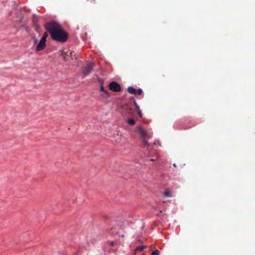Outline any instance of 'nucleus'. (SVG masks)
Segmentation results:
<instances>
[{"label":"nucleus","mask_w":255,"mask_h":255,"mask_svg":"<svg viewBox=\"0 0 255 255\" xmlns=\"http://www.w3.org/2000/svg\"><path fill=\"white\" fill-rule=\"evenodd\" d=\"M142 93V90L141 89H138L136 90V94L138 95H140Z\"/></svg>","instance_id":"nucleus-15"},{"label":"nucleus","mask_w":255,"mask_h":255,"mask_svg":"<svg viewBox=\"0 0 255 255\" xmlns=\"http://www.w3.org/2000/svg\"><path fill=\"white\" fill-rule=\"evenodd\" d=\"M34 43H36L37 42V40L36 39H34Z\"/></svg>","instance_id":"nucleus-21"},{"label":"nucleus","mask_w":255,"mask_h":255,"mask_svg":"<svg viewBox=\"0 0 255 255\" xmlns=\"http://www.w3.org/2000/svg\"><path fill=\"white\" fill-rule=\"evenodd\" d=\"M46 40H45V38H41L39 42L37 45L36 50L40 51L44 49L46 46Z\"/></svg>","instance_id":"nucleus-7"},{"label":"nucleus","mask_w":255,"mask_h":255,"mask_svg":"<svg viewBox=\"0 0 255 255\" xmlns=\"http://www.w3.org/2000/svg\"><path fill=\"white\" fill-rule=\"evenodd\" d=\"M134 104L136 105V110L137 111L138 109H139V107L137 105L136 103H134Z\"/></svg>","instance_id":"nucleus-19"},{"label":"nucleus","mask_w":255,"mask_h":255,"mask_svg":"<svg viewBox=\"0 0 255 255\" xmlns=\"http://www.w3.org/2000/svg\"><path fill=\"white\" fill-rule=\"evenodd\" d=\"M164 195L165 197H171V193H170V191L168 190H167L165 191Z\"/></svg>","instance_id":"nucleus-11"},{"label":"nucleus","mask_w":255,"mask_h":255,"mask_svg":"<svg viewBox=\"0 0 255 255\" xmlns=\"http://www.w3.org/2000/svg\"><path fill=\"white\" fill-rule=\"evenodd\" d=\"M107 245L108 247L111 248L110 250L112 252L117 251L119 248V246L116 241H108L107 243Z\"/></svg>","instance_id":"nucleus-5"},{"label":"nucleus","mask_w":255,"mask_h":255,"mask_svg":"<svg viewBox=\"0 0 255 255\" xmlns=\"http://www.w3.org/2000/svg\"><path fill=\"white\" fill-rule=\"evenodd\" d=\"M159 251L156 250L154 251L152 253L151 255H159Z\"/></svg>","instance_id":"nucleus-14"},{"label":"nucleus","mask_w":255,"mask_h":255,"mask_svg":"<svg viewBox=\"0 0 255 255\" xmlns=\"http://www.w3.org/2000/svg\"><path fill=\"white\" fill-rule=\"evenodd\" d=\"M135 121L133 119H130L128 121V123L129 125L133 126L135 124Z\"/></svg>","instance_id":"nucleus-12"},{"label":"nucleus","mask_w":255,"mask_h":255,"mask_svg":"<svg viewBox=\"0 0 255 255\" xmlns=\"http://www.w3.org/2000/svg\"><path fill=\"white\" fill-rule=\"evenodd\" d=\"M150 161H154V160H155V159H150Z\"/></svg>","instance_id":"nucleus-22"},{"label":"nucleus","mask_w":255,"mask_h":255,"mask_svg":"<svg viewBox=\"0 0 255 255\" xmlns=\"http://www.w3.org/2000/svg\"><path fill=\"white\" fill-rule=\"evenodd\" d=\"M142 138V142L143 143L144 146H148V136L147 137H145Z\"/></svg>","instance_id":"nucleus-9"},{"label":"nucleus","mask_w":255,"mask_h":255,"mask_svg":"<svg viewBox=\"0 0 255 255\" xmlns=\"http://www.w3.org/2000/svg\"><path fill=\"white\" fill-rule=\"evenodd\" d=\"M145 248V246H138L136 247V251H140V252H141Z\"/></svg>","instance_id":"nucleus-10"},{"label":"nucleus","mask_w":255,"mask_h":255,"mask_svg":"<svg viewBox=\"0 0 255 255\" xmlns=\"http://www.w3.org/2000/svg\"><path fill=\"white\" fill-rule=\"evenodd\" d=\"M128 92L131 94L136 95V90L133 87L130 86L127 89Z\"/></svg>","instance_id":"nucleus-8"},{"label":"nucleus","mask_w":255,"mask_h":255,"mask_svg":"<svg viewBox=\"0 0 255 255\" xmlns=\"http://www.w3.org/2000/svg\"><path fill=\"white\" fill-rule=\"evenodd\" d=\"M119 236L121 237H122V238L124 237V235H119Z\"/></svg>","instance_id":"nucleus-20"},{"label":"nucleus","mask_w":255,"mask_h":255,"mask_svg":"<svg viewBox=\"0 0 255 255\" xmlns=\"http://www.w3.org/2000/svg\"><path fill=\"white\" fill-rule=\"evenodd\" d=\"M94 63L89 62L87 66L83 69L82 73L84 76L88 75L93 68Z\"/></svg>","instance_id":"nucleus-4"},{"label":"nucleus","mask_w":255,"mask_h":255,"mask_svg":"<svg viewBox=\"0 0 255 255\" xmlns=\"http://www.w3.org/2000/svg\"><path fill=\"white\" fill-rule=\"evenodd\" d=\"M33 22L34 25L35 26V28H36V30H38V27L36 25L34 20H33Z\"/></svg>","instance_id":"nucleus-18"},{"label":"nucleus","mask_w":255,"mask_h":255,"mask_svg":"<svg viewBox=\"0 0 255 255\" xmlns=\"http://www.w3.org/2000/svg\"><path fill=\"white\" fill-rule=\"evenodd\" d=\"M44 27L49 32L53 40L61 42L67 41L68 34L63 30L61 25L58 22L55 21L46 22L44 24Z\"/></svg>","instance_id":"nucleus-1"},{"label":"nucleus","mask_w":255,"mask_h":255,"mask_svg":"<svg viewBox=\"0 0 255 255\" xmlns=\"http://www.w3.org/2000/svg\"><path fill=\"white\" fill-rule=\"evenodd\" d=\"M101 90L103 91V92H105V93L107 94V95L108 97L110 96V94L107 91H105L104 87H103V86L101 87Z\"/></svg>","instance_id":"nucleus-13"},{"label":"nucleus","mask_w":255,"mask_h":255,"mask_svg":"<svg viewBox=\"0 0 255 255\" xmlns=\"http://www.w3.org/2000/svg\"><path fill=\"white\" fill-rule=\"evenodd\" d=\"M109 89L115 92H120L121 90V87L119 84L113 81L109 85Z\"/></svg>","instance_id":"nucleus-3"},{"label":"nucleus","mask_w":255,"mask_h":255,"mask_svg":"<svg viewBox=\"0 0 255 255\" xmlns=\"http://www.w3.org/2000/svg\"><path fill=\"white\" fill-rule=\"evenodd\" d=\"M61 56L65 61H69L70 60L77 59L75 52L69 49H64L61 52Z\"/></svg>","instance_id":"nucleus-2"},{"label":"nucleus","mask_w":255,"mask_h":255,"mask_svg":"<svg viewBox=\"0 0 255 255\" xmlns=\"http://www.w3.org/2000/svg\"><path fill=\"white\" fill-rule=\"evenodd\" d=\"M137 112V114H138V116H139V117L141 118L142 114H141V112L140 111V110L139 109H138Z\"/></svg>","instance_id":"nucleus-16"},{"label":"nucleus","mask_w":255,"mask_h":255,"mask_svg":"<svg viewBox=\"0 0 255 255\" xmlns=\"http://www.w3.org/2000/svg\"><path fill=\"white\" fill-rule=\"evenodd\" d=\"M173 165L174 167H176V164H175V163H174V164H173Z\"/></svg>","instance_id":"nucleus-23"},{"label":"nucleus","mask_w":255,"mask_h":255,"mask_svg":"<svg viewBox=\"0 0 255 255\" xmlns=\"http://www.w3.org/2000/svg\"><path fill=\"white\" fill-rule=\"evenodd\" d=\"M48 36V34L47 32H45L43 35V36L42 37V38H45V40H46V38Z\"/></svg>","instance_id":"nucleus-17"},{"label":"nucleus","mask_w":255,"mask_h":255,"mask_svg":"<svg viewBox=\"0 0 255 255\" xmlns=\"http://www.w3.org/2000/svg\"><path fill=\"white\" fill-rule=\"evenodd\" d=\"M135 131L142 138L147 137V136L146 131L144 130L140 126L136 127Z\"/></svg>","instance_id":"nucleus-6"}]
</instances>
